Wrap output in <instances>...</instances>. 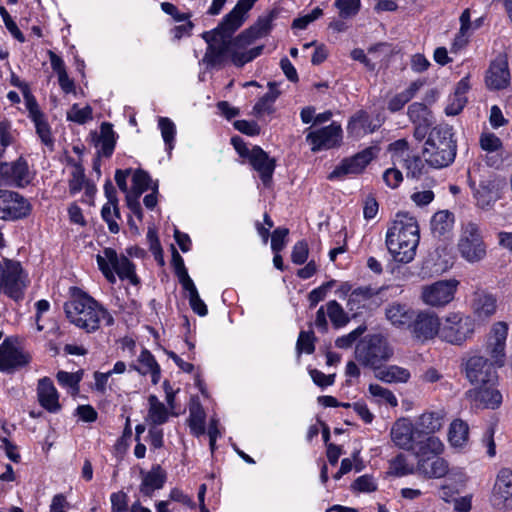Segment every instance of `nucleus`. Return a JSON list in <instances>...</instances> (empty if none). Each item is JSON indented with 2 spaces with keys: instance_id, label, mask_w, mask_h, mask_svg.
Here are the masks:
<instances>
[{
  "instance_id": "f257e3e1",
  "label": "nucleus",
  "mask_w": 512,
  "mask_h": 512,
  "mask_svg": "<svg viewBox=\"0 0 512 512\" xmlns=\"http://www.w3.org/2000/svg\"><path fill=\"white\" fill-rule=\"evenodd\" d=\"M273 15L260 17L255 25L242 32L234 41L230 40L233 33L222 28V23L212 32H206L203 37L208 43L205 61L211 65L220 64L226 56L231 57L234 47H244L256 39L266 36L272 27Z\"/></svg>"
},
{
  "instance_id": "f03ea898",
  "label": "nucleus",
  "mask_w": 512,
  "mask_h": 512,
  "mask_svg": "<svg viewBox=\"0 0 512 512\" xmlns=\"http://www.w3.org/2000/svg\"><path fill=\"white\" fill-rule=\"evenodd\" d=\"M68 321L86 333H94L103 325L112 326L114 318L107 308L80 288L72 287L64 304Z\"/></svg>"
},
{
  "instance_id": "7ed1b4c3",
  "label": "nucleus",
  "mask_w": 512,
  "mask_h": 512,
  "mask_svg": "<svg viewBox=\"0 0 512 512\" xmlns=\"http://www.w3.org/2000/svg\"><path fill=\"white\" fill-rule=\"evenodd\" d=\"M420 240L417 220L407 213H398L386 233V246L392 258L399 263H410Z\"/></svg>"
},
{
  "instance_id": "20e7f679",
  "label": "nucleus",
  "mask_w": 512,
  "mask_h": 512,
  "mask_svg": "<svg viewBox=\"0 0 512 512\" xmlns=\"http://www.w3.org/2000/svg\"><path fill=\"white\" fill-rule=\"evenodd\" d=\"M457 152L452 128L447 125L434 127L429 133L423 148L425 162L436 169L453 163Z\"/></svg>"
},
{
  "instance_id": "39448f33",
  "label": "nucleus",
  "mask_w": 512,
  "mask_h": 512,
  "mask_svg": "<svg viewBox=\"0 0 512 512\" xmlns=\"http://www.w3.org/2000/svg\"><path fill=\"white\" fill-rule=\"evenodd\" d=\"M100 271L111 284L116 282V275L121 280H128L137 285L139 279L135 273L134 264L124 255H118L112 248H105L96 256Z\"/></svg>"
},
{
  "instance_id": "423d86ee",
  "label": "nucleus",
  "mask_w": 512,
  "mask_h": 512,
  "mask_svg": "<svg viewBox=\"0 0 512 512\" xmlns=\"http://www.w3.org/2000/svg\"><path fill=\"white\" fill-rule=\"evenodd\" d=\"M393 354L385 337L380 334L368 335L355 347V359L363 366L377 370Z\"/></svg>"
},
{
  "instance_id": "0eeeda50",
  "label": "nucleus",
  "mask_w": 512,
  "mask_h": 512,
  "mask_svg": "<svg viewBox=\"0 0 512 512\" xmlns=\"http://www.w3.org/2000/svg\"><path fill=\"white\" fill-rule=\"evenodd\" d=\"M457 247L461 257L468 263L474 264L485 259L487 246L477 223L468 221L462 224Z\"/></svg>"
},
{
  "instance_id": "6e6552de",
  "label": "nucleus",
  "mask_w": 512,
  "mask_h": 512,
  "mask_svg": "<svg viewBox=\"0 0 512 512\" xmlns=\"http://www.w3.org/2000/svg\"><path fill=\"white\" fill-rule=\"evenodd\" d=\"M475 326V320L472 317L460 312L449 313L441 323L440 338L453 345H462L472 338Z\"/></svg>"
},
{
  "instance_id": "1a4fd4ad",
  "label": "nucleus",
  "mask_w": 512,
  "mask_h": 512,
  "mask_svg": "<svg viewBox=\"0 0 512 512\" xmlns=\"http://www.w3.org/2000/svg\"><path fill=\"white\" fill-rule=\"evenodd\" d=\"M26 285V275L19 262L7 259L0 261V293L4 292L18 300L22 297Z\"/></svg>"
},
{
  "instance_id": "9d476101",
  "label": "nucleus",
  "mask_w": 512,
  "mask_h": 512,
  "mask_svg": "<svg viewBox=\"0 0 512 512\" xmlns=\"http://www.w3.org/2000/svg\"><path fill=\"white\" fill-rule=\"evenodd\" d=\"M459 281L456 279L439 280L421 289V300L430 307H445L453 301Z\"/></svg>"
},
{
  "instance_id": "9b49d317",
  "label": "nucleus",
  "mask_w": 512,
  "mask_h": 512,
  "mask_svg": "<svg viewBox=\"0 0 512 512\" xmlns=\"http://www.w3.org/2000/svg\"><path fill=\"white\" fill-rule=\"evenodd\" d=\"M34 178L27 161L20 157L13 162H0V186L23 188Z\"/></svg>"
},
{
  "instance_id": "f8f14e48",
  "label": "nucleus",
  "mask_w": 512,
  "mask_h": 512,
  "mask_svg": "<svg viewBox=\"0 0 512 512\" xmlns=\"http://www.w3.org/2000/svg\"><path fill=\"white\" fill-rule=\"evenodd\" d=\"M31 212L27 199L17 192L0 189V219L16 221L26 218Z\"/></svg>"
},
{
  "instance_id": "ddd939ff",
  "label": "nucleus",
  "mask_w": 512,
  "mask_h": 512,
  "mask_svg": "<svg viewBox=\"0 0 512 512\" xmlns=\"http://www.w3.org/2000/svg\"><path fill=\"white\" fill-rule=\"evenodd\" d=\"M490 503L493 508L500 511L512 509V470L501 468L492 488Z\"/></svg>"
},
{
  "instance_id": "4468645a",
  "label": "nucleus",
  "mask_w": 512,
  "mask_h": 512,
  "mask_svg": "<svg viewBox=\"0 0 512 512\" xmlns=\"http://www.w3.org/2000/svg\"><path fill=\"white\" fill-rule=\"evenodd\" d=\"M470 187L473 190L476 205L483 210L491 209L500 198L501 181L495 176L482 179L478 186L470 179Z\"/></svg>"
},
{
  "instance_id": "2eb2a0df",
  "label": "nucleus",
  "mask_w": 512,
  "mask_h": 512,
  "mask_svg": "<svg viewBox=\"0 0 512 512\" xmlns=\"http://www.w3.org/2000/svg\"><path fill=\"white\" fill-rule=\"evenodd\" d=\"M415 339L424 342L433 339L436 335L441 336V323L437 315L431 312L422 311L415 313L414 319L409 326Z\"/></svg>"
},
{
  "instance_id": "dca6fc26",
  "label": "nucleus",
  "mask_w": 512,
  "mask_h": 512,
  "mask_svg": "<svg viewBox=\"0 0 512 512\" xmlns=\"http://www.w3.org/2000/svg\"><path fill=\"white\" fill-rule=\"evenodd\" d=\"M466 377L476 386L497 383V374L493 364L482 356H472L466 362Z\"/></svg>"
},
{
  "instance_id": "f3484780",
  "label": "nucleus",
  "mask_w": 512,
  "mask_h": 512,
  "mask_svg": "<svg viewBox=\"0 0 512 512\" xmlns=\"http://www.w3.org/2000/svg\"><path fill=\"white\" fill-rule=\"evenodd\" d=\"M467 397L476 408L496 409L502 403V394L496 383L478 385L467 392Z\"/></svg>"
},
{
  "instance_id": "a211bd4d",
  "label": "nucleus",
  "mask_w": 512,
  "mask_h": 512,
  "mask_svg": "<svg viewBox=\"0 0 512 512\" xmlns=\"http://www.w3.org/2000/svg\"><path fill=\"white\" fill-rule=\"evenodd\" d=\"M342 136L341 126L332 123L319 130L312 131L306 136L307 142L311 145L312 151L327 150L339 144Z\"/></svg>"
},
{
  "instance_id": "6ab92c4d",
  "label": "nucleus",
  "mask_w": 512,
  "mask_h": 512,
  "mask_svg": "<svg viewBox=\"0 0 512 512\" xmlns=\"http://www.w3.org/2000/svg\"><path fill=\"white\" fill-rule=\"evenodd\" d=\"M376 155V149L369 147L357 153L355 156L345 159L328 176V179L334 180L348 174L361 173Z\"/></svg>"
},
{
  "instance_id": "aec40b11",
  "label": "nucleus",
  "mask_w": 512,
  "mask_h": 512,
  "mask_svg": "<svg viewBox=\"0 0 512 512\" xmlns=\"http://www.w3.org/2000/svg\"><path fill=\"white\" fill-rule=\"evenodd\" d=\"M393 443L404 450L411 451L420 437L415 424L408 418H400L394 422L390 431Z\"/></svg>"
},
{
  "instance_id": "412c9836",
  "label": "nucleus",
  "mask_w": 512,
  "mask_h": 512,
  "mask_svg": "<svg viewBox=\"0 0 512 512\" xmlns=\"http://www.w3.org/2000/svg\"><path fill=\"white\" fill-rule=\"evenodd\" d=\"M507 335L508 325L505 322H497L492 326L487 342V351L495 365H503Z\"/></svg>"
},
{
  "instance_id": "4be33fe9",
  "label": "nucleus",
  "mask_w": 512,
  "mask_h": 512,
  "mask_svg": "<svg viewBox=\"0 0 512 512\" xmlns=\"http://www.w3.org/2000/svg\"><path fill=\"white\" fill-rule=\"evenodd\" d=\"M30 357L13 346L8 339L0 345V371L11 372L29 363Z\"/></svg>"
},
{
  "instance_id": "5701e85b",
  "label": "nucleus",
  "mask_w": 512,
  "mask_h": 512,
  "mask_svg": "<svg viewBox=\"0 0 512 512\" xmlns=\"http://www.w3.org/2000/svg\"><path fill=\"white\" fill-rule=\"evenodd\" d=\"M37 398L40 406L48 412L58 413L61 410L59 393L50 378L43 377L39 379Z\"/></svg>"
},
{
  "instance_id": "b1692460",
  "label": "nucleus",
  "mask_w": 512,
  "mask_h": 512,
  "mask_svg": "<svg viewBox=\"0 0 512 512\" xmlns=\"http://www.w3.org/2000/svg\"><path fill=\"white\" fill-rule=\"evenodd\" d=\"M510 80V73L508 69L507 60L500 56L493 61L486 73V84L490 89H503Z\"/></svg>"
},
{
  "instance_id": "393cba45",
  "label": "nucleus",
  "mask_w": 512,
  "mask_h": 512,
  "mask_svg": "<svg viewBox=\"0 0 512 512\" xmlns=\"http://www.w3.org/2000/svg\"><path fill=\"white\" fill-rule=\"evenodd\" d=\"M252 167L259 173L264 185H268L272 179L275 170V160L259 146L252 148V154L249 158Z\"/></svg>"
},
{
  "instance_id": "a878e982",
  "label": "nucleus",
  "mask_w": 512,
  "mask_h": 512,
  "mask_svg": "<svg viewBox=\"0 0 512 512\" xmlns=\"http://www.w3.org/2000/svg\"><path fill=\"white\" fill-rule=\"evenodd\" d=\"M386 319L398 328L409 327L412 323L415 311L406 304L393 302L385 308Z\"/></svg>"
},
{
  "instance_id": "bb28decb",
  "label": "nucleus",
  "mask_w": 512,
  "mask_h": 512,
  "mask_svg": "<svg viewBox=\"0 0 512 512\" xmlns=\"http://www.w3.org/2000/svg\"><path fill=\"white\" fill-rule=\"evenodd\" d=\"M411 451L414 452L417 461L430 459V457L442 454L444 451V444L434 435L419 437Z\"/></svg>"
},
{
  "instance_id": "cd10ccee",
  "label": "nucleus",
  "mask_w": 512,
  "mask_h": 512,
  "mask_svg": "<svg viewBox=\"0 0 512 512\" xmlns=\"http://www.w3.org/2000/svg\"><path fill=\"white\" fill-rule=\"evenodd\" d=\"M444 413L431 411L421 414L415 421V427L420 437L433 435L443 427Z\"/></svg>"
},
{
  "instance_id": "c85d7f7f",
  "label": "nucleus",
  "mask_w": 512,
  "mask_h": 512,
  "mask_svg": "<svg viewBox=\"0 0 512 512\" xmlns=\"http://www.w3.org/2000/svg\"><path fill=\"white\" fill-rule=\"evenodd\" d=\"M257 0H238L235 7L224 17L222 28L234 33L244 22L245 14Z\"/></svg>"
},
{
  "instance_id": "c756f323",
  "label": "nucleus",
  "mask_w": 512,
  "mask_h": 512,
  "mask_svg": "<svg viewBox=\"0 0 512 512\" xmlns=\"http://www.w3.org/2000/svg\"><path fill=\"white\" fill-rule=\"evenodd\" d=\"M142 481L139 487L140 492L147 497H151L155 490L164 486L166 474L159 465L152 467L148 472H141Z\"/></svg>"
},
{
  "instance_id": "7c9ffc66",
  "label": "nucleus",
  "mask_w": 512,
  "mask_h": 512,
  "mask_svg": "<svg viewBox=\"0 0 512 512\" xmlns=\"http://www.w3.org/2000/svg\"><path fill=\"white\" fill-rule=\"evenodd\" d=\"M417 471L427 478H441L449 471L448 462L439 456L417 461Z\"/></svg>"
},
{
  "instance_id": "2f4dec72",
  "label": "nucleus",
  "mask_w": 512,
  "mask_h": 512,
  "mask_svg": "<svg viewBox=\"0 0 512 512\" xmlns=\"http://www.w3.org/2000/svg\"><path fill=\"white\" fill-rule=\"evenodd\" d=\"M269 91L263 95L257 103L253 106L251 114L259 119L265 115L274 113V103L280 95V91L277 89L275 82L268 83Z\"/></svg>"
},
{
  "instance_id": "473e14b6",
  "label": "nucleus",
  "mask_w": 512,
  "mask_h": 512,
  "mask_svg": "<svg viewBox=\"0 0 512 512\" xmlns=\"http://www.w3.org/2000/svg\"><path fill=\"white\" fill-rule=\"evenodd\" d=\"M454 215L448 210L436 212L431 219V232L434 237L446 239L451 235Z\"/></svg>"
},
{
  "instance_id": "72a5a7b5",
  "label": "nucleus",
  "mask_w": 512,
  "mask_h": 512,
  "mask_svg": "<svg viewBox=\"0 0 512 512\" xmlns=\"http://www.w3.org/2000/svg\"><path fill=\"white\" fill-rule=\"evenodd\" d=\"M469 90V82L467 78L461 79L455 88L454 93L448 98L445 107V113L448 116L459 114L467 103L466 93Z\"/></svg>"
},
{
  "instance_id": "f704fd0d",
  "label": "nucleus",
  "mask_w": 512,
  "mask_h": 512,
  "mask_svg": "<svg viewBox=\"0 0 512 512\" xmlns=\"http://www.w3.org/2000/svg\"><path fill=\"white\" fill-rule=\"evenodd\" d=\"M182 274L183 275L181 277V285L183 289L188 293V299L191 309L201 317L206 316L208 313V308L204 301L200 298V295L193 280L190 278L188 272L183 271Z\"/></svg>"
},
{
  "instance_id": "c9c22d12",
  "label": "nucleus",
  "mask_w": 512,
  "mask_h": 512,
  "mask_svg": "<svg viewBox=\"0 0 512 512\" xmlns=\"http://www.w3.org/2000/svg\"><path fill=\"white\" fill-rule=\"evenodd\" d=\"M376 294L377 292L369 286L358 287L350 293L347 308L356 315L366 305V302Z\"/></svg>"
},
{
  "instance_id": "e433bc0d",
  "label": "nucleus",
  "mask_w": 512,
  "mask_h": 512,
  "mask_svg": "<svg viewBox=\"0 0 512 512\" xmlns=\"http://www.w3.org/2000/svg\"><path fill=\"white\" fill-rule=\"evenodd\" d=\"M135 369L143 374H151L153 384H157L160 379V367L154 356L148 351L143 350L138 357V365Z\"/></svg>"
},
{
  "instance_id": "4c0bfd02",
  "label": "nucleus",
  "mask_w": 512,
  "mask_h": 512,
  "mask_svg": "<svg viewBox=\"0 0 512 512\" xmlns=\"http://www.w3.org/2000/svg\"><path fill=\"white\" fill-rule=\"evenodd\" d=\"M377 370L376 377L386 383H406L411 376L408 369L397 365H389Z\"/></svg>"
},
{
  "instance_id": "58836bf2",
  "label": "nucleus",
  "mask_w": 512,
  "mask_h": 512,
  "mask_svg": "<svg viewBox=\"0 0 512 512\" xmlns=\"http://www.w3.org/2000/svg\"><path fill=\"white\" fill-rule=\"evenodd\" d=\"M148 402L149 410L146 420L154 426L167 422L169 414L165 405L155 395H150Z\"/></svg>"
},
{
  "instance_id": "ea45409f",
  "label": "nucleus",
  "mask_w": 512,
  "mask_h": 512,
  "mask_svg": "<svg viewBox=\"0 0 512 512\" xmlns=\"http://www.w3.org/2000/svg\"><path fill=\"white\" fill-rule=\"evenodd\" d=\"M468 424L460 419L454 420L449 427L448 440L454 447H462L468 441Z\"/></svg>"
},
{
  "instance_id": "a19ab883",
  "label": "nucleus",
  "mask_w": 512,
  "mask_h": 512,
  "mask_svg": "<svg viewBox=\"0 0 512 512\" xmlns=\"http://www.w3.org/2000/svg\"><path fill=\"white\" fill-rule=\"evenodd\" d=\"M98 144L100 145V152L103 156L110 157L112 155L116 144V137L110 123L103 122L101 124Z\"/></svg>"
},
{
  "instance_id": "79ce46f5",
  "label": "nucleus",
  "mask_w": 512,
  "mask_h": 512,
  "mask_svg": "<svg viewBox=\"0 0 512 512\" xmlns=\"http://www.w3.org/2000/svg\"><path fill=\"white\" fill-rule=\"evenodd\" d=\"M473 308L479 318H489L496 311V298L491 294H480L474 300Z\"/></svg>"
},
{
  "instance_id": "37998d69",
  "label": "nucleus",
  "mask_w": 512,
  "mask_h": 512,
  "mask_svg": "<svg viewBox=\"0 0 512 512\" xmlns=\"http://www.w3.org/2000/svg\"><path fill=\"white\" fill-rule=\"evenodd\" d=\"M205 412L200 404H195L189 409L188 425L195 436L205 433Z\"/></svg>"
},
{
  "instance_id": "c03bdc74",
  "label": "nucleus",
  "mask_w": 512,
  "mask_h": 512,
  "mask_svg": "<svg viewBox=\"0 0 512 512\" xmlns=\"http://www.w3.org/2000/svg\"><path fill=\"white\" fill-rule=\"evenodd\" d=\"M371 396L379 404H387L391 407L398 405V400L393 392L379 384H370L368 388Z\"/></svg>"
},
{
  "instance_id": "a18cd8bd",
  "label": "nucleus",
  "mask_w": 512,
  "mask_h": 512,
  "mask_svg": "<svg viewBox=\"0 0 512 512\" xmlns=\"http://www.w3.org/2000/svg\"><path fill=\"white\" fill-rule=\"evenodd\" d=\"M348 129L351 133L357 135L373 132L369 115L365 111L357 112L349 121Z\"/></svg>"
},
{
  "instance_id": "49530a36",
  "label": "nucleus",
  "mask_w": 512,
  "mask_h": 512,
  "mask_svg": "<svg viewBox=\"0 0 512 512\" xmlns=\"http://www.w3.org/2000/svg\"><path fill=\"white\" fill-rule=\"evenodd\" d=\"M326 306L327 315L336 328L343 327L349 322L346 312L337 301H329Z\"/></svg>"
},
{
  "instance_id": "de8ad7c7",
  "label": "nucleus",
  "mask_w": 512,
  "mask_h": 512,
  "mask_svg": "<svg viewBox=\"0 0 512 512\" xmlns=\"http://www.w3.org/2000/svg\"><path fill=\"white\" fill-rule=\"evenodd\" d=\"M158 127L161 131L163 141L166 149L171 151L174 147V139L176 135V126L172 120L167 117H160L158 120Z\"/></svg>"
},
{
  "instance_id": "09e8293b",
  "label": "nucleus",
  "mask_w": 512,
  "mask_h": 512,
  "mask_svg": "<svg viewBox=\"0 0 512 512\" xmlns=\"http://www.w3.org/2000/svg\"><path fill=\"white\" fill-rule=\"evenodd\" d=\"M151 177L144 170L138 169L132 176V190L130 194L141 196L146 190L150 188Z\"/></svg>"
},
{
  "instance_id": "8fccbe9b",
  "label": "nucleus",
  "mask_w": 512,
  "mask_h": 512,
  "mask_svg": "<svg viewBox=\"0 0 512 512\" xmlns=\"http://www.w3.org/2000/svg\"><path fill=\"white\" fill-rule=\"evenodd\" d=\"M414 473L413 466L409 465L403 454L397 455L390 461L389 474L396 477H403Z\"/></svg>"
},
{
  "instance_id": "3c124183",
  "label": "nucleus",
  "mask_w": 512,
  "mask_h": 512,
  "mask_svg": "<svg viewBox=\"0 0 512 512\" xmlns=\"http://www.w3.org/2000/svg\"><path fill=\"white\" fill-rule=\"evenodd\" d=\"M66 117L68 121H72L80 125L85 124L92 120V108L89 105L81 108L78 104H73L67 111Z\"/></svg>"
},
{
  "instance_id": "603ef678",
  "label": "nucleus",
  "mask_w": 512,
  "mask_h": 512,
  "mask_svg": "<svg viewBox=\"0 0 512 512\" xmlns=\"http://www.w3.org/2000/svg\"><path fill=\"white\" fill-rule=\"evenodd\" d=\"M408 116H409V119L413 123L430 122V120H429L430 112H429L427 106L422 103H418V102L412 103L408 107Z\"/></svg>"
},
{
  "instance_id": "864d4df0",
  "label": "nucleus",
  "mask_w": 512,
  "mask_h": 512,
  "mask_svg": "<svg viewBox=\"0 0 512 512\" xmlns=\"http://www.w3.org/2000/svg\"><path fill=\"white\" fill-rule=\"evenodd\" d=\"M58 383L65 387L70 388L73 392H78L79 382L81 381L80 373H70L66 371H59L56 375Z\"/></svg>"
},
{
  "instance_id": "5fc2aeb1",
  "label": "nucleus",
  "mask_w": 512,
  "mask_h": 512,
  "mask_svg": "<svg viewBox=\"0 0 512 512\" xmlns=\"http://www.w3.org/2000/svg\"><path fill=\"white\" fill-rule=\"evenodd\" d=\"M334 5L339 10L340 17L349 18L358 13L360 0H336Z\"/></svg>"
},
{
  "instance_id": "6e6d98bb",
  "label": "nucleus",
  "mask_w": 512,
  "mask_h": 512,
  "mask_svg": "<svg viewBox=\"0 0 512 512\" xmlns=\"http://www.w3.org/2000/svg\"><path fill=\"white\" fill-rule=\"evenodd\" d=\"M403 166L407 170V176L419 178L423 174L424 163L418 156L403 158Z\"/></svg>"
},
{
  "instance_id": "4d7b16f0",
  "label": "nucleus",
  "mask_w": 512,
  "mask_h": 512,
  "mask_svg": "<svg viewBox=\"0 0 512 512\" xmlns=\"http://www.w3.org/2000/svg\"><path fill=\"white\" fill-rule=\"evenodd\" d=\"M314 333L312 331H301L296 343V349L299 353L311 354L314 352Z\"/></svg>"
},
{
  "instance_id": "13d9d810",
  "label": "nucleus",
  "mask_w": 512,
  "mask_h": 512,
  "mask_svg": "<svg viewBox=\"0 0 512 512\" xmlns=\"http://www.w3.org/2000/svg\"><path fill=\"white\" fill-rule=\"evenodd\" d=\"M85 179L84 170L80 166H76L71 173V178L69 180V192L71 195H75L81 189H83L85 183H87Z\"/></svg>"
},
{
  "instance_id": "bf43d9fd",
  "label": "nucleus",
  "mask_w": 512,
  "mask_h": 512,
  "mask_svg": "<svg viewBox=\"0 0 512 512\" xmlns=\"http://www.w3.org/2000/svg\"><path fill=\"white\" fill-rule=\"evenodd\" d=\"M365 326H359L347 335L341 336L336 339V346L341 349L350 348L356 340L365 332Z\"/></svg>"
},
{
  "instance_id": "052dcab7",
  "label": "nucleus",
  "mask_w": 512,
  "mask_h": 512,
  "mask_svg": "<svg viewBox=\"0 0 512 512\" xmlns=\"http://www.w3.org/2000/svg\"><path fill=\"white\" fill-rule=\"evenodd\" d=\"M36 128V133L38 134L39 138L41 139V142L49 147L50 149L53 148L54 145V139L51 134V129L49 124L46 120L34 123Z\"/></svg>"
},
{
  "instance_id": "680f3d73",
  "label": "nucleus",
  "mask_w": 512,
  "mask_h": 512,
  "mask_svg": "<svg viewBox=\"0 0 512 512\" xmlns=\"http://www.w3.org/2000/svg\"><path fill=\"white\" fill-rule=\"evenodd\" d=\"M352 488L359 492L369 493L377 489V484L372 476L363 475L354 481Z\"/></svg>"
},
{
  "instance_id": "e2e57ef3",
  "label": "nucleus",
  "mask_w": 512,
  "mask_h": 512,
  "mask_svg": "<svg viewBox=\"0 0 512 512\" xmlns=\"http://www.w3.org/2000/svg\"><path fill=\"white\" fill-rule=\"evenodd\" d=\"M409 144L405 139H399L389 145V151L395 161H403L408 157Z\"/></svg>"
},
{
  "instance_id": "0e129e2a",
  "label": "nucleus",
  "mask_w": 512,
  "mask_h": 512,
  "mask_svg": "<svg viewBox=\"0 0 512 512\" xmlns=\"http://www.w3.org/2000/svg\"><path fill=\"white\" fill-rule=\"evenodd\" d=\"M101 216L103 220L107 223L109 231L111 233L119 232V225L115 221V218H118L113 212V206L110 203H106L101 210Z\"/></svg>"
},
{
  "instance_id": "69168bd1",
  "label": "nucleus",
  "mask_w": 512,
  "mask_h": 512,
  "mask_svg": "<svg viewBox=\"0 0 512 512\" xmlns=\"http://www.w3.org/2000/svg\"><path fill=\"white\" fill-rule=\"evenodd\" d=\"M289 233L287 228H277L274 230L271 239V249L274 253H279L285 247V239Z\"/></svg>"
},
{
  "instance_id": "338daca9",
  "label": "nucleus",
  "mask_w": 512,
  "mask_h": 512,
  "mask_svg": "<svg viewBox=\"0 0 512 512\" xmlns=\"http://www.w3.org/2000/svg\"><path fill=\"white\" fill-rule=\"evenodd\" d=\"M112 512H125L128 505V496L123 491L112 493L110 496Z\"/></svg>"
},
{
  "instance_id": "774afa93",
  "label": "nucleus",
  "mask_w": 512,
  "mask_h": 512,
  "mask_svg": "<svg viewBox=\"0 0 512 512\" xmlns=\"http://www.w3.org/2000/svg\"><path fill=\"white\" fill-rule=\"evenodd\" d=\"M480 145L485 151L495 152L502 147V142L496 135L488 133L481 136Z\"/></svg>"
}]
</instances>
